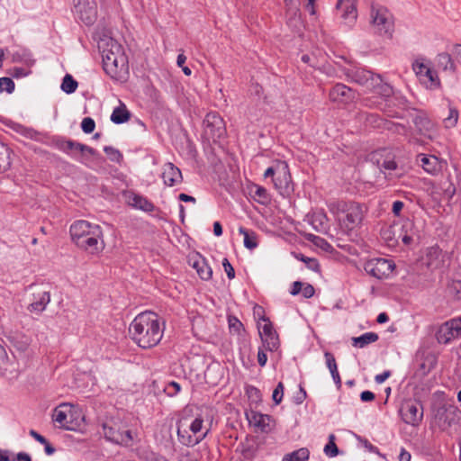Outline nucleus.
<instances>
[{"mask_svg":"<svg viewBox=\"0 0 461 461\" xmlns=\"http://www.w3.org/2000/svg\"><path fill=\"white\" fill-rule=\"evenodd\" d=\"M165 324L158 314L143 312L131 322L129 333L131 339L141 348L157 346L163 338Z\"/></svg>","mask_w":461,"mask_h":461,"instance_id":"1","label":"nucleus"},{"mask_svg":"<svg viewBox=\"0 0 461 461\" xmlns=\"http://www.w3.org/2000/svg\"><path fill=\"white\" fill-rule=\"evenodd\" d=\"M103 68L113 79L122 80L128 73V58L122 46L113 38H103L98 42Z\"/></svg>","mask_w":461,"mask_h":461,"instance_id":"2","label":"nucleus"},{"mask_svg":"<svg viewBox=\"0 0 461 461\" xmlns=\"http://www.w3.org/2000/svg\"><path fill=\"white\" fill-rule=\"evenodd\" d=\"M328 208L345 232L359 228L367 212L365 204L344 200L331 202Z\"/></svg>","mask_w":461,"mask_h":461,"instance_id":"3","label":"nucleus"},{"mask_svg":"<svg viewBox=\"0 0 461 461\" xmlns=\"http://www.w3.org/2000/svg\"><path fill=\"white\" fill-rule=\"evenodd\" d=\"M69 232L72 240L79 249L90 254L103 250V231L99 225L79 220L70 226Z\"/></svg>","mask_w":461,"mask_h":461,"instance_id":"4","label":"nucleus"},{"mask_svg":"<svg viewBox=\"0 0 461 461\" xmlns=\"http://www.w3.org/2000/svg\"><path fill=\"white\" fill-rule=\"evenodd\" d=\"M447 254L438 246L426 249L410 269V276L413 282L425 284L432 279L433 273L445 266Z\"/></svg>","mask_w":461,"mask_h":461,"instance_id":"5","label":"nucleus"},{"mask_svg":"<svg viewBox=\"0 0 461 461\" xmlns=\"http://www.w3.org/2000/svg\"><path fill=\"white\" fill-rule=\"evenodd\" d=\"M176 427L179 442L187 447H194L200 443L209 431V429H203V420L202 417H196L192 420L181 418L177 421Z\"/></svg>","mask_w":461,"mask_h":461,"instance_id":"6","label":"nucleus"},{"mask_svg":"<svg viewBox=\"0 0 461 461\" xmlns=\"http://www.w3.org/2000/svg\"><path fill=\"white\" fill-rule=\"evenodd\" d=\"M263 176L265 179L271 178L275 189L281 196L288 197L294 192L292 176L285 161L276 160L266 169Z\"/></svg>","mask_w":461,"mask_h":461,"instance_id":"7","label":"nucleus"},{"mask_svg":"<svg viewBox=\"0 0 461 461\" xmlns=\"http://www.w3.org/2000/svg\"><path fill=\"white\" fill-rule=\"evenodd\" d=\"M52 420L60 429L77 430L84 420L81 411L74 405L64 402L57 406L52 414Z\"/></svg>","mask_w":461,"mask_h":461,"instance_id":"8","label":"nucleus"},{"mask_svg":"<svg viewBox=\"0 0 461 461\" xmlns=\"http://www.w3.org/2000/svg\"><path fill=\"white\" fill-rule=\"evenodd\" d=\"M53 144L56 149L77 159L80 163H84L83 158L86 154L90 156L98 155V152L95 149L63 137L56 138L53 140Z\"/></svg>","mask_w":461,"mask_h":461,"instance_id":"9","label":"nucleus"},{"mask_svg":"<svg viewBox=\"0 0 461 461\" xmlns=\"http://www.w3.org/2000/svg\"><path fill=\"white\" fill-rule=\"evenodd\" d=\"M371 18L374 27L380 35H385L391 38L393 32V15L389 10L384 6H372Z\"/></svg>","mask_w":461,"mask_h":461,"instance_id":"10","label":"nucleus"},{"mask_svg":"<svg viewBox=\"0 0 461 461\" xmlns=\"http://www.w3.org/2000/svg\"><path fill=\"white\" fill-rule=\"evenodd\" d=\"M395 263L392 259L375 258L364 265L365 271L376 279H387L393 275Z\"/></svg>","mask_w":461,"mask_h":461,"instance_id":"11","label":"nucleus"},{"mask_svg":"<svg viewBox=\"0 0 461 461\" xmlns=\"http://www.w3.org/2000/svg\"><path fill=\"white\" fill-rule=\"evenodd\" d=\"M103 431L107 440L118 445L130 446L133 440L131 429L120 423H104Z\"/></svg>","mask_w":461,"mask_h":461,"instance_id":"12","label":"nucleus"},{"mask_svg":"<svg viewBox=\"0 0 461 461\" xmlns=\"http://www.w3.org/2000/svg\"><path fill=\"white\" fill-rule=\"evenodd\" d=\"M205 136L212 142L225 136L226 128L223 119L217 113H209L203 120Z\"/></svg>","mask_w":461,"mask_h":461,"instance_id":"13","label":"nucleus"},{"mask_svg":"<svg viewBox=\"0 0 461 461\" xmlns=\"http://www.w3.org/2000/svg\"><path fill=\"white\" fill-rule=\"evenodd\" d=\"M412 69L421 84L425 85L427 88L436 89L440 86L437 72L423 61L416 59L412 63Z\"/></svg>","mask_w":461,"mask_h":461,"instance_id":"14","label":"nucleus"},{"mask_svg":"<svg viewBox=\"0 0 461 461\" xmlns=\"http://www.w3.org/2000/svg\"><path fill=\"white\" fill-rule=\"evenodd\" d=\"M400 415L404 423L417 427L423 419V409L420 402L415 401H406L400 408Z\"/></svg>","mask_w":461,"mask_h":461,"instance_id":"15","label":"nucleus"},{"mask_svg":"<svg viewBox=\"0 0 461 461\" xmlns=\"http://www.w3.org/2000/svg\"><path fill=\"white\" fill-rule=\"evenodd\" d=\"M245 415L249 426L253 427L256 431L269 433L276 426L274 418L268 414L249 410L245 412Z\"/></svg>","mask_w":461,"mask_h":461,"instance_id":"16","label":"nucleus"},{"mask_svg":"<svg viewBox=\"0 0 461 461\" xmlns=\"http://www.w3.org/2000/svg\"><path fill=\"white\" fill-rule=\"evenodd\" d=\"M461 335V316L451 319L439 326L436 339L440 344H447Z\"/></svg>","mask_w":461,"mask_h":461,"instance_id":"17","label":"nucleus"},{"mask_svg":"<svg viewBox=\"0 0 461 461\" xmlns=\"http://www.w3.org/2000/svg\"><path fill=\"white\" fill-rule=\"evenodd\" d=\"M77 16L86 25L95 23L97 16V5L95 0H74Z\"/></svg>","mask_w":461,"mask_h":461,"instance_id":"18","label":"nucleus"},{"mask_svg":"<svg viewBox=\"0 0 461 461\" xmlns=\"http://www.w3.org/2000/svg\"><path fill=\"white\" fill-rule=\"evenodd\" d=\"M397 226L399 228L398 239L404 245L409 246L419 241L420 236L415 223L410 219L399 220Z\"/></svg>","mask_w":461,"mask_h":461,"instance_id":"19","label":"nucleus"},{"mask_svg":"<svg viewBox=\"0 0 461 461\" xmlns=\"http://www.w3.org/2000/svg\"><path fill=\"white\" fill-rule=\"evenodd\" d=\"M258 329L263 343V347L269 351L276 350L279 347V339L276 331L273 328L271 321H266V323H258Z\"/></svg>","mask_w":461,"mask_h":461,"instance_id":"20","label":"nucleus"},{"mask_svg":"<svg viewBox=\"0 0 461 461\" xmlns=\"http://www.w3.org/2000/svg\"><path fill=\"white\" fill-rule=\"evenodd\" d=\"M412 122L420 135L430 140L433 139L436 134L435 123L428 117L425 112H418L412 118Z\"/></svg>","mask_w":461,"mask_h":461,"instance_id":"21","label":"nucleus"},{"mask_svg":"<svg viewBox=\"0 0 461 461\" xmlns=\"http://www.w3.org/2000/svg\"><path fill=\"white\" fill-rule=\"evenodd\" d=\"M418 158L422 168L431 176L438 175L447 166L446 160L440 159L434 155L420 154Z\"/></svg>","mask_w":461,"mask_h":461,"instance_id":"22","label":"nucleus"},{"mask_svg":"<svg viewBox=\"0 0 461 461\" xmlns=\"http://www.w3.org/2000/svg\"><path fill=\"white\" fill-rule=\"evenodd\" d=\"M355 97V91L344 84H337L330 91V99L335 103L348 104L352 102Z\"/></svg>","mask_w":461,"mask_h":461,"instance_id":"23","label":"nucleus"},{"mask_svg":"<svg viewBox=\"0 0 461 461\" xmlns=\"http://www.w3.org/2000/svg\"><path fill=\"white\" fill-rule=\"evenodd\" d=\"M348 76L352 81L366 86L369 90L374 83L380 82V75H375L371 71L363 68L352 70Z\"/></svg>","mask_w":461,"mask_h":461,"instance_id":"24","label":"nucleus"},{"mask_svg":"<svg viewBox=\"0 0 461 461\" xmlns=\"http://www.w3.org/2000/svg\"><path fill=\"white\" fill-rule=\"evenodd\" d=\"M454 176L448 173L447 181L442 183V190L445 197L451 199L456 192L457 187H461V173L456 166H453Z\"/></svg>","mask_w":461,"mask_h":461,"instance_id":"25","label":"nucleus"},{"mask_svg":"<svg viewBox=\"0 0 461 461\" xmlns=\"http://www.w3.org/2000/svg\"><path fill=\"white\" fill-rule=\"evenodd\" d=\"M162 178L164 184L168 186H174L182 182V173L173 163H167L163 167Z\"/></svg>","mask_w":461,"mask_h":461,"instance_id":"26","label":"nucleus"},{"mask_svg":"<svg viewBox=\"0 0 461 461\" xmlns=\"http://www.w3.org/2000/svg\"><path fill=\"white\" fill-rule=\"evenodd\" d=\"M190 265L196 270L197 275L203 280H209L212 277V270L204 258L195 257L190 259Z\"/></svg>","mask_w":461,"mask_h":461,"instance_id":"27","label":"nucleus"},{"mask_svg":"<svg viewBox=\"0 0 461 461\" xmlns=\"http://www.w3.org/2000/svg\"><path fill=\"white\" fill-rule=\"evenodd\" d=\"M128 202L132 207L143 212H151L155 209L154 204L148 198L138 194H131L128 196Z\"/></svg>","mask_w":461,"mask_h":461,"instance_id":"28","label":"nucleus"},{"mask_svg":"<svg viewBox=\"0 0 461 461\" xmlns=\"http://www.w3.org/2000/svg\"><path fill=\"white\" fill-rule=\"evenodd\" d=\"M12 61L15 63H23L27 67H32L35 63L32 52L23 48H19L12 52Z\"/></svg>","mask_w":461,"mask_h":461,"instance_id":"29","label":"nucleus"},{"mask_svg":"<svg viewBox=\"0 0 461 461\" xmlns=\"http://www.w3.org/2000/svg\"><path fill=\"white\" fill-rule=\"evenodd\" d=\"M436 64L438 68L443 71H448L451 74L455 73L456 70V66L451 55L447 52H442L437 55Z\"/></svg>","mask_w":461,"mask_h":461,"instance_id":"30","label":"nucleus"},{"mask_svg":"<svg viewBox=\"0 0 461 461\" xmlns=\"http://www.w3.org/2000/svg\"><path fill=\"white\" fill-rule=\"evenodd\" d=\"M238 230L244 238L243 243L246 249L252 250L258 246V236L254 230L243 226L239 227Z\"/></svg>","mask_w":461,"mask_h":461,"instance_id":"31","label":"nucleus"},{"mask_svg":"<svg viewBox=\"0 0 461 461\" xmlns=\"http://www.w3.org/2000/svg\"><path fill=\"white\" fill-rule=\"evenodd\" d=\"M398 230L399 228L397 226V221H394L392 225L382 230V238L387 242L389 246H395L399 244Z\"/></svg>","mask_w":461,"mask_h":461,"instance_id":"32","label":"nucleus"},{"mask_svg":"<svg viewBox=\"0 0 461 461\" xmlns=\"http://www.w3.org/2000/svg\"><path fill=\"white\" fill-rule=\"evenodd\" d=\"M343 9L342 18L348 26H352L357 17V5L355 2L347 3L343 1V5L340 8Z\"/></svg>","mask_w":461,"mask_h":461,"instance_id":"33","label":"nucleus"},{"mask_svg":"<svg viewBox=\"0 0 461 461\" xmlns=\"http://www.w3.org/2000/svg\"><path fill=\"white\" fill-rule=\"evenodd\" d=\"M50 302V295L49 292H42L39 294L38 297H35V301L32 302L30 306L29 310L31 312H35L38 313L42 312L45 309L48 303Z\"/></svg>","mask_w":461,"mask_h":461,"instance_id":"34","label":"nucleus"},{"mask_svg":"<svg viewBox=\"0 0 461 461\" xmlns=\"http://www.w3.org/2000/svg\"><path fill=\"white\" fill-rule=\"evenodd\" d=\"M378 335L375 332H366L359 337L352 338V345L356 348H363L367 345L377 341Z\"/></svg>","mask_w":461,"mask_h":461,"instance_id":"35","label":"nucleus"},{"mask_svg":"<svg viewBox=\"0 0 461 461\" xmlns=\"http://www.w3.org/2000/svg\"><path fill=\"white\" fill-rule=\"evenodd\" d=\"M131 117L130 112L124 104L114 108L111 114V121L115 124L126 122Z\"/></svg>","mask_w":461,"mask_h":461,"instance_id":"36","label":"nucleus"},{"mask_svg":"<svg viewBox=\"0 0 461 461\" xmlns=\"http://www.w3.org/2000/svg\"><path fill=\"white\" fill-rule=\"evenodd\" d=\"M310 451L307 447H301L291 453L285 454L282 461H308Z\"/></svg>","mask_w":461,"mask_h":461,"instance_id":"37","label":"nucleus"},{"mask_svg":"<svg viewBox=\"0 0 461 461\" xmlns=\"http://www.w3.org/2000/svg\"><path fill=\"white\" fill-rule=\"evenodd\" d=\"M11 150L4 143L0 142V172L8 170L11 167Z\"/></svg>","mask_w":461,"mask_h":461,"instance_id":"38","label":"nucleus"},{"mask_svg":"<svg viewBox=\"0 0 461 461\" xmlns=\"http://www.w3.org/2000/svg\"><path fill=\"white\" fill-rule=\"evenodd\" d=\"M370 90L383 97H390L393 93V87L389 84L384 82L381 77L380 82L374 83Z\"/></svg>","mask_w":461,"mask_h":461,"instance_id":"39","label":"nucleus"},{"mask_svg":"<svg viewBox=\"0 0 461 461\" xmlns=\"http://www.w3.org/2000/svg\"><path fill=\"white\" fill-rule=\"evenodd\" d=\"M328 219L323 212H317L312 217V224L317 231H321L325 229Z\"/></svg>","mask_w":461,"mask_h":461,"instance_id":"40","label":"nucleus"},{"mask_svg":"<svg viewBox=\"0 0 461 461\" xmlns=\"http://www.w3.org/2000/svg\"><path fill=\"white\" fill-rule=\"evenodd\" d=\"M61 90L67 94H72L77 90V82L69 74H67L61 83Z\"/></svg>","mask_w":461,"mask_h":461,"instance_id":"41","label":"nucleus"},{"mask_svg":"<svg viewBox=\"0 0 461 461\" xmlns=\"http://www.w3.org/2000/svg\"><path fill=\"white\" fill-rule=\"evenodd\" d=\"M336 437L333 434L329 436V442L325 445L323 448L324 454L329 457H335L339 455V448L335 444Z\"/></svg>","mask_w":461,"mask_h":461,"instance_id":"42","label":"nucleus"},{"mask_svg":"<svg viewBox=\"0 0 461 461\" xmlns=\"http://www.w3.org/2000/svg\"><path fill=\"white\" fill-rule=\"evenodd\" d=\"M295 258L305 263L306 267L313 271L320 270L319 261L314 258H309L302 253L294 254Z\"/></svg>","mask_w":461,"mask_h":461,"instance_id":"43","label":"nucleus"},{"mask_svg":"<svg viewBox=\"0 0 461 461\" xmlns=\"http://www.w3.org/2000/svg\"><path fill=\"white\" fill-rule=\"evenodd\" d=\"M104 151L111 161L115 163H121L122 161V154L117 149L112 146H105Z\"/></svg>","mask_w":461,"mask_h":461,"instance_id":"44","label":"nucleus"},{"mask_svg":"<svg viewBox=\"0 0 461 461\" xmlns=\"http://www.w3.org/2000/svg\"><path fill=\"white\" fill-rule=\"evenodd\" d=\"M458 120V111L456 108H449V114L444 119L446 128H453L456 126Z\"/></svg>","mask_w":461,"mask_h":461,"instance_id":"45","label":"nucleus"},{"mask_svg":"<svg viewBox=\"0 0 461 461\" xmlns=\"http://www.w3.org/2000/svg\"><path fill=\"white\" fill-rule=\"evenodd\" d=\"M255 196L258 197V203L264 204L267 203L270 199V196L264 186L256 185H255Z\"/></svg>","mask_w":461,"mask_h":461,"instance_id":"46","label":"nucleus"},{"mask_svg":"<svg viewBox=\"0 0 461 461\" xmlns=\"http://www.w3.org/2000/svg\"><path fill=\"white\" fill-rule=\"evenodd\" d=\"M180 391L181 385L175 381L167 383L164 388V392L170 397L176 396Z\"/></svg>","mask_w":461,"mask_h":461,"instance_id":"47","label":"nucleus"},{"mask_svg":"<svg viewBox=\"0 0 461 461\" xmlns=\"http://www.w3.org/2000/svg\"><path fill=\"white\" fill-rule=\"evenodd\" d=\"M14 90V82L10 77H0V93L6 91L11 94Z\"/></svg>","mask_w":461,"mask_h":461,"instance_id":"48","label":"nucleus"},{"mask_svg":"<svg viewBox=\"0 0 461 461\" xmlns=\"http://www.w3.org/2000/svg\"><path fill=\"white\" fill-rule=\"evenodd\" d=\"M95 128V122L91 117H85L81 122L82 131L86 133H92Z\"/></svg>","mask_w":461,"mask_h":461,"instance_id":"49","label":"nucleus"},{"mask_svg":"<svg viewBox=\"0 0 461 461\" xmlns=\"http://www.w3.org/2000/svg\"><path fill=\"white\" fill-rule=\"evenodd\" d=\"M228 322H229L230 330L231 332H235L238 334L240 333V331L243 328V324L238 318L230 316V317H229Z\"/></svg>","mask_w":461,"mask_h":461,"instance_id":"50","label":"nucleus"},{"mask_svg":"<svg viewBox=\"0 0 461 461\" xmlns=\"http://www.w3.org/2000/svg\"><path fill=\"white\" fill-rule=\"evenodd\" d=\"M284 396V385L280 382L273 391L272 399L276 404H279L282 402Z\"/></svg>","mask_w":461,"mask_h":461,"instance_id":"51","label":"nucleus"},{"mask_svg":"<svg viewBox=\"0 0 461 461\" xmlns=\"http://www.w3.org/2000/svg\"><path fill=\"white\" fill-rule=\"evenodd\" d=\"M253 314L255 318L258 319V324L261 323L260 321L263 323H266V321H270L269 319L266 317L265 310L262 306L256 305L253 309Z\"/></svg>","mask_w":461,"mask_h":461,"instance_id":"52","label":"nucleus"},{"mask_svg":"<svg viewBox=\"0 0 461 461\" xmlns=\"http://www.w3.org/2000/svg\"><path fill=\"white\" fill-rule=\"evenodd\" d=\"M293 296H301L302 299H308L314 295L315 290H290Z\"/></svg>","mask_w":461,"mask_h":461,"instance_id":"53","label":"nucleus"},{"mask_svg":"<svg viewBox=\"0 0 461 461\" xmlns=\"http://www.w3.org/2000/svg\"><path fill=\"white\" fill-rule=\"evenodd\" d=\"M324 358H325L326 366L329 370L333 369L334 367L337 366V362H336L335 357L332 353H330L329 351H325Z\"/></svg>","mask_w":461,"mask_h":461,"instance_id":"54","label":"nucleus"},{"mask_svg":"<svg viewBox=\"0 0 461 461\" xmlns=\"http://www.w3.org/2000/svg\"><path fill=\"white\" fill-rule=\"evenodd\" d=\"M358 439L363 443L364 447L367 451H369L370 453L376 454V455L384 457V456L380 453L378 447L374 446L373 444H371L367 439H363L360 437H358Z\"/></svg>","mask_w":461,"mask_h":461,"instance_id":"55","label":"nucleus"},{"mask_svg":"<svg viewBox=\"0 0 461 461\" xmlns=\"http://www.w3.org/2000/svg\"><path fill=\"white\" fill-rule=\"evenodd\" d=\"M222 267L229 279H232L235 276V271L231 264L227 258L222 260Z\"/></svg>","mask_w":461,"mask_h":461,"instance_id":"56","label":"nucleus"},{"mask_svg":"<svg viewBox=\"0 0 461 461\" xmlns=\"http://www.w3.org/2000/svg\"><path fill=\"white\" fill-rule=\"evenodd\" d=\"M396 168H397V164L393 159L384 160V162L381 165V170H384V171L391 172V171L395 170ZM389 175H391V173H389Z\"/></svg>","mask_w":461,"mask_h":461,"instance_id":"57","label":"nucleus"},{"mask_svg":"<svg viewBox=\"0 0 461 461\" xmlns=\"http://www.w3.org/2000/svg\"><path fill=\"white\" fill-rule=\"evenodd\" d=\"M311 237H312V241L321 249L327 250L330 248V245L324 239L314 235H311Z\"/></svg>","mask_w":461,"mask_h":461,"instance_id":"58","label":"nucleus"},{"mask_svg":"<svg viewBox=\"0 0 461 461\" xmlns=\"http://www.w3.org/2000/svg\"><path fill=\"white\" fill-rule=\"evenodd\" d=\"M31 74V71L29 69L23 68H13V77H24Z\"/></svg>","mask_w":461,"mask_h":461,"instance_id":"59","label":"nucleus"},{"mask_svg":"<svg viewBox=\"0 0 461 461\" xmlns=\"http://www.w3.org/2000/svg\"><path fill=\"white\" fill-rule=\"evenodd\" d=\"M403 206H404L403 202L399 201V200L394 201L393 203L392 212H393L394 215L399 216Z\"/></svg>","mask_w":461,"mask_h":461,"instance_id":"60","label":"nucleus"},{"mask_svg":"<svg viewBox=\"0 0 461 461\" xmlns=\"http://www.w3.org/2000/svg\"><path fill=\"white\" fill-rule=\"evenodd\" d=\"M247 393L249 398H260V391L253 385H249L247 387Z\"/></svg>","mask_w":461,"mask_h":461,"instance_id":"61","label":"nucleus"},{"mask_svg":"<svg viewBox=\"0 0 461 461\" xmlns=\"http://www.w3.org/2000/svg\"><path fill=\"white\" fill-rule=\"evenodd\" d=\"M375 393L371 391H363L360 393V399L364 402H371L375 399Z\"/></svg>","mask_w":461,"mask_h":461,"instance_id":"62","label":"nucleus"},{"mask_svg":"<svg viewBox=\"0 0 461 461\" xmlns=\"http://www.w3.org/2000/svg\"><path fill=\"white\" fill-rule=\"evenodd\" d=\"M267 361V356L265 353V351L262 348L258 349V362L260 366H266V363Z\"/></svg>","mask_w":461,"mask_h":461,"instance_id":"63","label":"nucleus"},{"mask_svg":"<svg viewBox=\"0 0 461 461\" xmlns=\"http://www.w3.org/2000/svg\"><path fill=\"white\" fill-rule=\"evenodd\" d=\"M148 461H168L165 456L158 454L151 453L148 457Z\"/></svg>","mask_w":461,"mask_h":461,"instance_id":"64","label":"nucleus"}]
</instances>
